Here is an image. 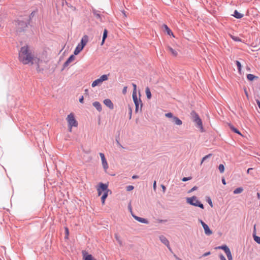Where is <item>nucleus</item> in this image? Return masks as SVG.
Instances as JSON below:
<instances>
[{
  "instance_id": "18",
  "label": "nucleus",
  "mask_w": 260,
  "mask_h": 260,
  "mask_svg": "<svg viewBox=\"0 0 260 260\" xmlns=\"http://www.w3.org/2000/svg\"><path fill=\"white\" fill-rule=\"evenodd\" d=\"M135 111L136 112H138L139 111L141 112L142 111V108L143 106V104L142 101L139 102L137 104H135Z\"/></svg>"
},
{
  "instance_id": "23",
  "label": "nucleus",
  "mask_w": 260,
  "mask_h": 260,
  "mask_svg": "<svg viewBox=\"0 0 260 260\" xmlns=\"http://www.w3.org/2000/svg\"><path fill=\"white\" fill-rule=\"evenodd\" d=\"M93 13L94 15L96 17V18L99 19L101 21H102V15L100 14L99 11L94 10L93 11Z\"/></svg>"
},
{
  "instance_id": "11",
  "label": "nucleus",
  "mask_w": 260,
  "mask_h": 260,
  "mask_svg": "<svg viewBox=\"0 0 260 260\" xmlns=\"http://www.w3.org/2000/svg\"><path fill=\"white\" fill-rule=\"evenodd\" d=\"M75 57L74 55H71L69 57V58L66 60V61L63 63L62 70L66 68H67L71 62L75 60Z\"/></svg>"
},
{
  "instance_id": "30",
  "label": "nucleus",
  "mask_w": 260,
  "mask_h": 260,
  "mask_svg": "<svg viewBox=\"0 0 260 260\" xmlns=\"http://www.w3.org/2000/svg\"><path fill=\"white\" fill-rule=\"evenodd\" d=\"M229 126L232 131H233L234 132H235L236 134L241 135V134L239 132V131L238 130L237 128H236L233 125L230 124Z\"/></svg>"
},
{
  "instance_id": "6",
  "label": "nucleus",
  "mask_w": 260,
  "mask_h": 260,
  "mask_svg": "<svg viewBox=\"0 0 260 260\" xmlns=\"http://www.w3.org/2000/svg\"><path fill=\"white\" fill-rule=\"evenodd\" d=\"M199 220L204 229L205 234L207 236H210L212 235L213 234V232L210 229L209 226L206 223H205L202 219H199Z\"/></svg>"
},
{
  "instance_id": "28",
  "label": "nucleus",
  "mask_w": 260,
  "mask_h": 260,
  "mask_svg": "<svg viewBox=\"0 0 260 260\" xmlns=\"http://www.w3.org/2000/svg\"><path fill=\"white\" fill-rule=\"evenodd\" d=\"M243 191V188L242 187H238L236 189H235L234 190L233 193L234 194H239V193H241Z\"/></svg>"
},
{
  "instance_id": "48",
  "label": "nucleus",
  "mask_w": 260,
  "mask_h": 260,
  "mask_svg": "<svg viewBox=\"0 0 260 260\" xmlns=\"http://www.w3.org/2000/svg\"><path fill=\"white\" fill-rule=\"evenodd\" d=\"M161 188L162 189L163 192H165L166 190V187H165V186L164 185H163V184H161Z\"/></svg>"
},
{
  "instance_id": "36",
  "label": "nucleus",
  "mask_w": 260,
  "mask_h": 260,
  "mask_svg": "<svg viewBox=\"0 0 260 260\" xmlns=\"http://www.w3.org/2000/svg\"><path fill=\"white\" fill-rule=\"evenodd\" d=\"M84 260H94L91 254H88L84 257Z\"/></svg>"
},
{
  "instance_id": "31",
  "label": "nucleus",
  "mask_w": 260,
  "mask_h": 260,
  "mask_svg": "<svg viewBox=\"0 0 260 260\" xmlns=\"http://www.w3.org/2000/svg\"><path fill=\"white\" fill-rule=\"evenodd\" d=\"M107 196H108V192H104V194H103V196H102L101 201H102V204H105V199L107 198Z\"/></svg>"
},
{
  "instance_id": "52",
  "label": "nucleus",
  "mask_w": 260,
  "mask_h": 260,
  "mask_svg": "<svg viewBox=\"0 0 260 260\" xmlns=\"http://www.w3.org/2000/svg\"><path fill=\"white\" fill-rule=\"evenodd\" d=\"M132 110L131 108H130V111L129 113V119H131V118H132Z\"/></svg>"
},
{
  "instance_id": "34",
  "label": "nucleus",
  "mask_w": 260,
  "mask_h": 260,
  "mask_svg": "<svg viewBox=\"0 0 260 260\" xmlns=\"http://www.w3.org/2000/svg\"><path fill=\"white\" fill-rule=\"evenodd\" d=\"M220 173H222L224 172V166L222 164H220L218 167Z\"/></svg>"
},
{
  "instance_id": "33",
  "label": "nucleus",
  "mask_w": 260,
  "mask_h": 260,
  "mask_svg": "<svg viewBox=\"0 0 260 260\" xmlns=\"http://www.w3.org/2000/svg\"><path fill=\"white\" fill-rule=\"evenodd\" d=\"M212 156V154H209L206 156H205L204 157H203L202 159V161L201 162V165H202L203 162L206 160L207 159V158H210L211 156Z\"/></svg>"
},
{
  "instance_id": "1",
  "label": "nucleus",
  "mask_w": 260,
  "mask_h": 260,
  "mask_svg": "<svg viewBox=\"0 0 260 260\" xmlns=\"http://www.w3.org/2000/svg\"><path fill=\"white\" fill-rule=\"evenodd\" d=\"M19 59L24 64H28L30 63L31 64H37V70L39 72L43 71V69L40 68L39 66V64L43 61L42 60L37 57H35L32 54L31 50L27 45L21 48L19 52Z\"/></svg>"
},
{
  "instance_id": "20",
  "label": "nucleus",
  "mask_w": 260,
  "mask_h": 260,
  "mask_svg": "<svg viewBox=\"0 0 260 260\" xmlns=\"http://www.w3.org/2000/svg\"><path fill=\"white\" fill-rule=\"evenodd\" d=\"M163 27L165 29V30L167 31L168 35H171L173 37H174L173 33L172 32L171 30L169 28V27L166 24H164L163 25Z\"/></svg>"
},
{
  "instance_id": "51",
  "label": "nucleus",
  "mask_w": 260,
  "mask_h": 260,
  "mask_svg": "<svg viewBox=\"0 0 260 260\" xmlns=\"http://www.w3.org/2000/svg\"><path fill=\"white\" fill-rule=\"evenodd\" d=\"M153 187L154 189H155L156 188V182L155 181H154L153 184Z\"/></svg>"
},
{
  "instance_id": "4",
  "label": "nucleus",
  "mask_w": 260,
  "mask_h": 260,
  "mask_svg": "<svg viewBox=\"0 0 260 260\" xmlns=\"http://www.w3.org/2000/svg\"><path fill=\"white\" fill-rule=\"evenodd\" d=\"M193 121L196 123L197 126L200 128L202 132H203L202 122L198 114L194 111L191 113Z\"/></svg>"
},
{
  "instance_id": "54",
  "label": "nucleus",
  "mask_w": 260,
  "mask_h": 260,
  "mask_svg": "<svg viewBox=\"0 0 260 260\" xmlns=\"http://www.w3.org/2000/svg\"><path fill=\"white\" fill-rule=\"evenodd\" d=\"M222 183H223L224 185H225V184H226V182H225V180L224 178H222Z\"/></svg>"
},
{
  "instance_id": "21",
  "label": "nucleus",
  "mask_w": 260,
  "mask_h": 260,
  "mask_svg": "<svg viewBox=\"0 0 260 260\" xmlns=\"http://www.w3.org/2000/svg\"><path fill=\"white\" fill-rule=\"evenodd\" d=\"M83 48H82L80 46H79L78 44V45L76 46L75 50H74V55H78L82 50H83Z\"/></svg>"
},
{
  "instance_id": "16",
  "label": "nucleus",
  "mask_w": 260,
  "mask_h": 260,
  "mask_svg": "<svg viewBox=\"0 0 260 260\" xmlns=\"http://www.w3.org/2000/svg\"><path fill=\"white\" fill-rule=\"evenodd\" d=\"M92 105L99 112H101L102 110V105L99 102H94Z\"/></svg>"
},
{
  "instance_id": "8",
  "label": "nucleus",
  "mask_w": 260,
  "mask_h": 260,
  "mask_svg": "<svg viewBox=\"0 0 260 260\" xmlns=\"http://www.w3.org/2000/svg\"><path fill=\"white\" fill-rule=\"evenodd\" d=\"M99 155L101 158L103 167L105 171L107 172V170H108V169L109 168V166H108V162L107 161V160L106 159V157L105 156V155L104 153H103L102 152H100L99 153Z\"/></svg>"
},
{
  "instance_id": "26",
  "label": "nucleus",
  "mask_w": 260,
  "mask_h": 260,
  "mask_svg": "<svg viewBox=\"0 0 260 260\" xmlns=\"http://www.w3.org/2000/svg\"><path fill=\"white\" fill-rule=\"evenodd\" d=\"M107 34H108V31L107 29H105L104 31V33H103V39H102V43H101V45H103L104 42H105V39L107 38Z\"/></svg>"
},
{
  "instance_id": "53",
  "label": "nucleus",
  "mask_w": 260,
  "mask_h": 260,
  "mask_svg": "<svg viewBox=\"0 0 260 260\" xmlns=\"http://www.w3.org/2000/svg\"><path fill=\"white\" fill-rule=\"evenodd\" d=\"M139 178V176H137V175H133L132 176V178L133 179H137V178Z\"/></svg>"
},
{
  "instance_id": "56",
  "label": "nucleus",
  "mask_w": 260,
  "mask_h": 260,
  "mask_svg": "<svg viewBox=\"0 0 260 260\" xmlns=\"http://www.w3.org/2000/svg\"><path fill=\"white\" fill-rule=\"evenodd\" d=\"M257 197L259 200H260V193L259 192L257 193Z\"/></svg>"
},
{
  "instance_id": "49",
  "label": "nucleus",
  "mask_w": 260,
  "mask_h": 260,
  "mask_svg": "<svg viewBox=\"0 0 260 260\" xmlns=\"http://www.w3.org/2000/svg\"><path fill=\"white\" fill-rule=\"evenodd\" d=\"M84 98L83 96H81L79 99V101L80 103H82L83 102Z\"/></svg>"
},
{
  "instance_id": "13",
  "label": "nucleus",
  "mask_w": 260,
  "mask_h": 260,
  "mask_svg": "<svg viewBox=\"0 0 260 260\" xmlns=\"http://www.w3.org/2000/svg\"><path fill=\"white\" fill-rule=\"evenodd\" d=\"M103 103L110 109L112 110L114 109V105L111 100L109 99H106L104 100Z\"/></svg>"
},
{
  "instance_id": "40",
  "label": "nucleus",
  "mask_w": 260,
  "mask_h": 260,
  "mask_svg": "<svg viewBox=\"0 0 260 260\" xmlns=\"http://www.w3.org/2000/svg\"><path fill=\"white\" fill-rule=\"evenodd\" d=\"M207 202L208 203V204H209V205L212 207H213V204H212V200L211 199V198L210 197H208L207 199Z\"/></svg>"
},
{
  "instance_id": "39",
  "label": "nucleus",
  "mask_w": 260,
  "mask_h": 260,
  "mask_svg": "<svg viewBox=\"0 0 260 260\" xmlns=\"http://www.w3.org/2000/svg\"><path fill=\"white\" fill-rule=\"evenodd\" d=\"M165 116L167 117H168V118H172L173 119V117H174V116L173 115V114L171 112H169V113H166L165 114Z\"/></svg>"
},
{
  "instance_id": "2",
  "label": "nucleus",
  "mask_w": 260,
  "mask_h": 260,
  "mask_svg": "<svg viewBox=\"0 0 260 260\" xmlns=\"http://www.w3.org/2000/svg\"><path fill=\"white\" fill-rule=\"evenodd\" d=\"M67 120L70 132L72 131L73 127H77L78 126V122L76 120L73 113H71L68 115Z\"/></svg>"
},
{
  "instance_id": "12",
  "label": "nucleus",
  "mask_w": 260,
  "mask_h": 260,
  "mask_svg": "<svg viewBox=\"0 0 260 260\" xmlns=\"http://www.w3.org/2000/svg\"><path fill=\"white\" fill-rule=\"evenodd\" d=\"M88 41V37L87 35H84L81 40L80 43L78 44L79 46H80L82 48H84V46L86 45Z\"/></svg>"
},
{
  "instance_id": "42",
  "label": "nucleus",
  "mask_w": 260,
  "mask_h": 260,
  "mask_svg": "<svg viewBox=\"0 0 260 260\" xmlns=\"http://www.w3.org/2000/svg\"><path fill=\"white\" fill-rule=\"evenodd\" d=\"M191 179V177H183L182 179V181H183V182H185V181H188V180H190Z\"/></svg>"
},
{
  "instance_id": "46",
  "label": "nucleus",
  "mask_w": 260,
  "mask_h": 260,
  "mask_svg": "<svg viewBox=\"0 0 260 260\" xmlns=\"http://www.w3.org/2000/svg\"><path fill=\"white\" fill-rule=\"evenodd\" d=\"M219 258L220 260H226L224 256L222 254L219 255Z\"/></svg>"
},
{
  "instance_id": "35",
  "label": "nucleus",
  "mask_w": 260,
  "mask_h": 260,
  "mask_svg": "<svg viewBox=\"0 0 260 260\" xmlns=\"http://www.w3.org/2000/svg\"><path fill=\"white\" fill-rule=\"evenodd\" d=\"M228 260H233V257L231 251L226 253Z\"/></svg>"
},
{
  "instance_id": "22",
  "label": "nucleus",
  "mask_w": 260,
  "mask_h": 260,
  "mask_svg": "<svg viewBox=\"0 0 260 260\" xmlns=\"http://www.w3.org/2000/svg\"><path fill=\"white\" fill-rule=\"evenodd\" d=\"M132 96H133V99L135 104H137L139 102L141 101L140 99H138L136 92L133 93Z\"/></svg>"
},
{
  "instance_id": "37",
  "label": "nucleus",
  "mask_w": 260,
  "mask_h": 260,
  "mask_svg": "<svg viewBox=\"0 0 260 260\" xmlns=\"http://www.w3.org/2000/svg\"><path fill=\"white\" fill-rule=\"evenodd\" d=\"M232 39L236 42H241V39L238 37L231 36Z\"/></svg>"
},
{
  "instance_id": "43",
  "label": "nucleus",
  "mask_w": 260,
  "mask_h": 260,
  "mask_svg": "<svg viewBox=\"0 0 260 260\" xmlns=\"http://www.w3.org/2000/svg\"><path fill=\"white\" fill-rule=\"evenodd\" d=\"M132 85H133V93H135V92H136V89H137V85L135 83H132Z\"/></svg>"
},
{
  "instance_id": "24",
  "label": "nucleus",
  "mask_w": 260,
  "mask_h": 260,
  "mask_svg": "<svg viewBox=\"0 0 260 260\" xmlns=\"http://www.w3.org/2000/svg\"><path fill=\"white\" fill-rule=\"evenodd\" d=\"M247 78L249 81H252V80H253L255 79H257L258 77L257 76H254L253 74H249L247 75Z\"/></svg>"
},
{
  "instance_id": "5",
  "label": "nucleus",
  "mask_w": 260,
  "mask_h": 260,
  "mask_svg": "<svg viewBox=\"0 0 260 260\" xmlns=\"http://www.w3.org/2000/svg\"><path fill=\"white\" fill-rule=\"evenodd\" d=\"M108 79L107 75H103L99 78L95 80L91 84L92 87L101 85L103 82L107 80Z\"/></svg>"
},
{
  "instance_id": "25",
  "label": "nucleus",
  "mask_w": 260,
  "mask_h": 260,
  "mask_svg": "<svg viewBox=\"0 0 260 260\" xmlns=\"http://www.w3.org/2000/svg\"><path fill=\"white\" fill-rule=\"evenodd\" d=\"M145 92L148 99L151 98V93L149 87H147L145 89Z\"/></svg>"
},
{
  "instance_id": "7",
  "label": "nucleus",
  "mask_w": 260,
  "mask_h": 260,
  "mask_svg": "<svg viewBox=\"0 0 260 260\" xmlns=\"http://www.w3.org/2000/svg\"><path fill=\"white\" fill-rule=\"evenodd\" d=\"M98 192V195L100 196L101 195L102 191L104 192H108L109 190L108 189V185L103 183H100L99 187L97 189Z\"/></svg>"
},
{
  "instance_id": "14",
  "label": "nucleus",
  "mask_w": 260,
  "mask_h": 260,
  "mask_svg": "<svg viewBox=\"0 0 260 260\" xmlns=\"http://www.w3.org/2000/svg\"><path fill=\"white\" fill-rule=\"evenodd\" d=\"M132 216L134 217V218L135 219H136V220H137L138 221H139L140 222L145 223V224H148L149 223L148 220H147L145 218H142V217H138V216H136L135 215H134V214H132Z\"/></svg>"
},
{
  "instance_id": "27",
  "label": "nucleus",
  "mask_w": 260,
  "mask_h": 260,
  "mask_svg": "<svg viewBox=\"0 0 260 260\" xmlns=\"http://www.w3.org/2000/svg\"><path fill=\"white\" fill-rule=\"evenodd\" d=\"M168 49L173 56H177V52L176 50L173 49L172 47H171L170 46L168 47Z\"/></svg>"
},
{
  "instance_id": "17",
  "label": "nucleus",
  "mask_w": 260,
  "mask_h": 260,
  "mask_svg": "<svg viewBox=\"0 0 260 260\" xmlns=\"http://www.w3.org/2000/svg\"><path fill=\"white\" fill-rule=\"evenodd\" d=\"M172 121L174 124L177 125H180L182 124V121L176 116H174V117H173Z\"/></svg>"
},
{
  "instance_id": "15",
  "label": "nucleus",
  "mask_w": 260,
  "mask_h": 260,
  "mask_svg": "<svg viewBox=\"0 0 260 260\" xmlns=\"http://www.w3.org/2000/svg\"><path fill=\"white\" fill-rule=\"evenodd\" d=\"M256 225H254L253 232V238L254 240L258 244L260 245V237L256 235Z\"/></svg>"
},
{
  "instance_id": "55",
  "label": "nucleus",
  "mask_w": 260,
  "mask_h": 260,
  "mask_svg": "<svg viewBox=\"0 0 260 260\" xmlns=\"http://www.w3.org/2000/svg\"><path fill=\"white\" fill-rule=\"evenodd\" d=\"M252 169H252V168H248V169H247V173L248 174V173H250V170H252Z\"/></svg>"
},
{
  "instance_id": "29",
  "label": "nucleus",
  "mask_w": 260,
  "mask_h": 260,
  "mask_svg": "<svg viewBox=\"0 0 260 260\" xmlns=\"http://www.w3.org/2000/svg\"><path fill=\"white\" fill-rule=\"evenodd\" d=\"M218 248L223 250L225 253L230 251V248L226 245L219 246Z\"/></svg>"
},
{
  "instance_id": "3",
  "label": "nucleus",
  "mask_w": 260,
  "mask_h": 260,
  "mask_svg": "<svg viewBox=\"0 0 260 260\" xmlns=\"http://www.w3.org/2000/svg\"><path fill=\"white\" fill-rule=\"evenodd\" d=\"M186 202L191 205L200 207L201 209H204V208L203 204L201 203L196 196L187 198Z\"/></svg>"
},
{
  "instance_id": "9",
  "label": "nucleus",
  "mask_w": 260,
  "mask_h": 260,
  "mask_svg": "<svg viewBox=\"0 0 260 260\" xmlns=\"http://www.w3.org/2000/svg\"><path fill=\"white\" fill-rule=\"evenodd\" d=\"M27 26V24L26 22L23 21H19L17 22L18 31L19 32L23 31Z\"/></svg>"
},
{
  "instance_id": "47",
  "label": "nucleus",
  "mask_w": 260,
  "mask_h": 260,
  "mask_svg": "<svg viewBox=\"0 0 260 260\" xmlns=\"http://www.w3.org/2000/svg\"><path fill=\"white\" fill-rule=\"evenodd\" d=\"M126 91H127V87L126 86H124L123 88V90H122V93L123 94H125L126 93Z\"/></svg>"
},
{
  "instance_id": "19",
  "label": "nucleus",
  "mask_w": 260,
  "mask_h": 260,
  "mask_svg": "<svg viewBox=\"0 0 260 260\" xmlns=\"http://www.w3.org/2000/svg\"><path fill=\"white\" fill-rule=\"evenodd\" d=\"M233 16L237 19H240L243 17V15L238 12L237 10H235Z\"/></svg>"
},
{
  "instance_id": "45",
  "label": "nucleus",
  "mask_w": 260,
  "mask_h": 260,
  "mask_svg": "<svg viewBox=\"0 0 260 260\" xmlns=\"http://www.w3.org/2000/svg\"><path fill=\"white\" fill-rule=\"evenodd\" d=\"M65 232H66V238H67L68 236L69 235V229L68 228H65Z\"/></svg>"
},
{
  "instance_id": "10",
  "label": "nucleus",
  "mask_w": 260,
  "mask_h": 260,
  "mask_svg": "<svg viewBox=\"0 0 260 260\" xmlns=\"http://www.w3.org/2000/svg\"><path fill=\"white\" fill-rule=\"evenodd\" d=\"M159 239L160 241L168 247L170 251H172V249L170 246V242L166 237L161 235L159 237Z\"/></svg>"
},
{
  "instance_id": "50",
  "label": "nucleus",
  "mask_w": 260,
  "mask_h": 260,
  "mask_svg": "<svg viewBox=\"0 0 260 260\" xmlns=\"http://www.w3.org/2000/svg\"><path fill=\"white\" fill-rule=\"evenodd\" d=\"M210 254V252L209 251V252H207L204 253L203 256L205 257V256H207Z\"/></svg>"
},
{
  "instance_id": "58",
  "label": "nucleus",
  "mask_w": 260,
  "mask_h": 260,
  "mask_svg": "<svg viewBox=\"0 0 260 260\" xmlns=\"http://www.w3.org/2000/svg\"><path fill=\"white\" fill-rule=\"evenodd\" d=\"M245 94L246 95V96H248V93L246 90H245Z\"/></svg>"
},
{
  "instance_id": "32",
  "label": "nucleus",
  "mask_w": 260,
  "mask_h": 260,
  "mask_svg": "<svg viewBox=\"0 0 260 260\" xmlns=\"http://www.w3.org/2000/svg\"><path fill=\"white\" fill-rule=\"evenodd\" d=\"M115 238L119 244L121 246L122 245V242L118 234H115Z\"/></svg>"
},
{
  "instance_id": "60",
  "label": "nucleus",
  "mask_w": 260,
  "mask_h": 260,
  "mask_svg": "<svg viewBox=\"0 0 260 260\" xmlns=\"http://www.w3.org/2000/svg\"><path fill=\"white\" fill-rule=\"evenodd\" d=\"M85 92H88V89H85Z\"/></svg>"
},
{
  "instance_id": "57",
  "label": "nucleus",
  "mask_w": 260,
  "mask_h": 260,
  "mask_svg": "<svg viewBox=\"0 0 260 260\" xmlns=\"http://www.w3.org/2000/svg\"><path fill=\"white\" fill-rule=\"evenodd\" d=\"M117 143L119 146L122 147V145L119 143V142L118 141H117Z\"/></svg>"
},
{
  "instance_id": "44",
  "label": "nucleus",
  "mask_w": 260,
  "mask_h": 260,
  "mask_svg": "<svg viewBox=\"0 0 260 260\" xmlns=\"http://www.w3.org/2000/svg\"><path fill=\"white\" fill-rule=\"evenodd\" d=\"M198 189V187L197 186H194L191 189H190L188 191V193H190L196 190H197Z\"/></svg>"
},
{
  "instance_id": "38",
  "label": "nucleus",
  "mask_w": 260,
  "mask_h": 260,
  "mask_svg": "<svg viewBox=\"0 0 260 260\" xmlns=\"http://www.w3.org/2000/svg\"><path fill=\"white\" fill-rule=\"evenodd\" d=\"M236 65L238 67V69L239 71H240L241 69V63L240 62V61H238V60H236Z\"/></svg>"
},
{
  "instance_id": "41",
  "label": "nucleus",
  "mask_w": 260,
  "mask_h": 260,
  "mask_svg": "<svg viewBox=\"0 0 260 260\" xmlns=\"http://www.w3.org/2000/svg\"><path fill=\"white\" fill-rule=\"evenodd\" d=\"M134 187L133 185H128L126 186V190L130 191L134 189Z\"/></svg>"
},
{
  "instance_id": "59",
  "label": "nucleus",
  "mask_w": 260,
  "mask_h": 260,
  "mask_svg": "<svg viewBox=\"0 0 260 260\" xmlns=\"http://www.w3.org/2000/svg\"><path fill=\"white\" fill-rule=\"evenodd\" d=\"M128 207H129V209L131 210H132L131 206V205H130V204L129 205Z\"/></svg>"
}]
</instances>
